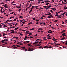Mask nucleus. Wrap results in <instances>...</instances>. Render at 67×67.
<instances>
[{
	"label": "nucleus",
	"instance_id": "nucleus-1",
	"mask_svg": "<svg viewBox=\"0 0 67 67\" xmlns=\"http://www.w3.org/2000/svg\"><path fill=\"white\" fill-rule=\"evenodd\" d=\"M33 48H31V49L30 48H29L28 49V51H34Z\"/></svg>",
	"mask_w": 67,
	"mask_h": 67
},
{
	"label": "nucleus",
	"instance_id": "nucleus-2",
	"mask_svg": "<svg viewBox=\"0 0 67 67\" xmlns=\"http://www.w3.org/2000/svg\"><path fill=\"white\" fill-rule=\"evenodd\" d=\"M12 47H13V48H14V49H15V48H16V49H18V48H17V47H16V46H15V45H14L12 46Z\"/></svg>",
	"mask_w": 67,
	"mask_h": 67
},
{
	"label": "nucleus",
	"instance_id": "nucleus-3",
	"mask_svg": "<svg viewBox=\"0 0 67 67\" xmlns=\"http://www.w3.org/2000/svg\"><path fill=\"white\" fill-rule=\"evenodd\" d=\"M7 4H5L4 5H3V6H4V7H5V8H8V6H7Z\"/></svg>",
	"mask_w": 67,
	"mask_h": 67
},
{
	"label": "nucleus",
	"instance_id": "nucleus-4",
	"mask_svg": "<svg viewBox=\"0 0 67 67\" xmlns=\"http://www.w3.org/2000/svg\"><path fill=\"white\" fill-rule=\"evenodd\" d=\"M53 16H52V15H50L48 17V18H53Z\"/></svg>",
	"mask_w": 67,
	"mask_h": 67
},
{
	"label": "nucleus",
	"instance_id": "nucleus-5",
	"mask_svg": "<svg viewBox=\"0 0 67 67\" xmlns=\"http://www.w3.org/2000/svg\"><path fill=\"white\" fill-rule=\"evenodd\" d=\"M0 8H1V12H2V9L3 8V7H1Z\"/></svg>",
	"mask_w": 67,
	"mask_h": 67
},
{
	"label": "nucleus",
	"instance_id": "nucleus-6",
	"mask_svg": "<svg viewBox=\"0 0 67 67\" xmlns=\"http://www.w3.org/2000/svg\"><path fill=\"white\" fill-rule=\"evenodd\" d=\"M52 7L51 6H47V8H46V9H49V8H51V7Z\"/></svg>",
	"mask_w": 67,
	"mask_h": 67
},
{
	"label": "nucleus",
	"instance_id": "nucleus-7",
	"mask_svg": "<svg viewBox=\"0 0 67 67\" xmlns=\"http://www.w3.org/2000/svg\"><path fill=\"white\" fill-rule=\"evenodd\" d=\"M65 31H66L65 30H63V31L61 32V33H65L66 32Z\"/></svg>",
	"mask_w": 67,
	"mask_h": 67
},
{
	"label": "nucleus",
	"instance_id": "nucleus-8",
	"mask_svg": "<svg viewBox=\"0 0 67 67\" xmlns=\"http://www.w3.org/2000/svg\"><path fill=\"white\" fill-rule=\"evenodd\" d=\"M38 30H40V31H41V30H43V29L42 28H40L38 29Z\"/></svg>",
	"mask_w": 67,
	"mask_h": 67
},
{
	"label": "nucleus",
	"instance_id": "nucleus-9",
	"mask_svg": "<svg viewBox=\"0 0 67 67\" xmlns=\"http://www.w3.org/2000/svg\"><path fill=\"white\" fill-rule=\"evenodd\" d=\"M21 48H22V49H25V47H21Z\"/></svg>",
	"mask_w": 67,
	"mask_h": 67
},
{
	"label": "nucleus",
	"instance_id": "nucleus-10",
	"mask_svg": "<svg viewBox=\"0 0 67 67\" xmlns=\"http://www.w3.org/2000/svg\"><path fill=\"white\" fill-rule=\"evenodd\" d=\"M44 48H48V46H44Z\"/></svg>",
	"mask_w": 67,
	"mask_h": 67
},
{
	"label": "nucleus",
	"instance_id": "nucleus-11",
	"mask_svg": "<svg viewBox=\"0 0 67 67\" xmlns=\"http://www.w3.org/2000/svg\"><path fill=\"white\" fill-rule=\"evenodd\" d=\"M8 27V26H7V25H4L3 26V27H4V28L5 27Z\"/></svg>",
	"mask_w": 67,
	"mask_h": 67
},
{
	"label": "nucleus",
	"instance_id": "nucleus-12",
	"mask_svg": "<svg viewBox=\"0 0 67 67\" xmlns=\"http://www.w3.org/2000/svg\"><path fill=\"white\" fill-rule=\"evenodd\" d=\"M38 42H39V41H35V44H37V43H38Z\"/></svg>",
	"mask_w": 67,
	"mask_h": 67
},
{
	"label": "nucleus",
	"instance_id": "nucleus-13",
	"mask_svg": "<svg viewBox=\"0 0 67 67\" xmlns=\"http://www.w3.org/2000/svg\"><path fill=\"white\" fill-rule=\"evenodd\" d=\"M21 10H22V8H21L18 11H19V12H20L21 11Z\"/></svg>",
	"mask_w": 67,
	"mask_h": 67
},
{
	"label": "nucleus",
	"instance_id": "nucleus-14",
	"mask_svg": "<svg viewBox=\"0 0 67 67\" xmlns=\"http://www.w3.org/2000/svg\"><path fill=\"white\" fill-rule=\"evenodd\" d=\"M64 39H65V37H64L62 39H60L61 40H64Z\"/></svg>",
	"mask_w": 67,
	"mask_h": 67
},
{
	"label": "nucleus",
	"instance_id": "nucleus-15",
	"mask_svg": "<svg viewBox=\"0 0 67 67\" xmlns=\"http://www.w3.org/2000/svg\"><path fill=\"white\" fill-rule=\"evenodd\" d=\"M32 8H31V10H30V12L29 13H31V12H32Z\"/></svg>",
	"mask_w": 67,
	"mask_h": 67
},
{
	"label": "nucleus",
	"instance_id": "nucleus-16",
	"mask_svg": "<svg viewBox=\"0 0 67 67\" xmlns=\"http://www.w3.org/2000/svg\"><path fill=\"white\" fill-rule=\"evenodd\" d=\"M43 40H47V39H46V38L45 37H44L43 38Z\"/></svg>",
	"mask_w": 67,
	"mask_h": 67
},
{
	"label": "nucleus",
	"instance_id": "nucleus-17",
	"mask_svg": "<svg viewBox=\"0 0 67 67\" xmlns=\"http://www.w3.org/2000/svg\"><path fill=\"white\" fill-rule=\"evenodd\" d=\"M43 7H44V8H47V6H43Z\"/></svg>",
	"mask_w": 67,
	"mask_h": 67
},
{
	"label": "nucleus",
	"instance_id": "nucleus-18",
	"mask_svg": "<svg viewBox=\"0 0 67 67\" xmlns=\"http://www.w3.org/2000/svg\"><path fill=\"white\" fill-rule=\"evenodd\" d=\"M35 29V28H32L30 30H34Z\"/></svg>",
	"mask_w": 67,
	"mask_h": 67
},
{
	"label": "nucleus",
	"instance_id": "nucleus-19",
	"mask_svg": "<svg viewBox=\"0 0 67 67\" xmlns=\"http://www.w3.org/2000/svg\"><path fill=\"white\" fill-rule=\"evenodd\" d=\"M18 29H19V28L18 27H17L16 28H15L14 29V30H18Z\"/></svg>",
	"mask_w": 67,
	"mask_h": 67
},
{
	"label": "nucleus",
	"instance_id": "nucleus-20",
	"mask_svg": "<svg viewBox=\"0 0 67 67\" xmlns=\"http://www.w3.org/2000/svg\"><path fill=\"white\" fill-rule=\"evenodd\" d=\"M55 8H51V9H52V10H54V11H55V10H56V9H55Z\"/></svg>",
	"mask_w": 67,
	"mask_h": 67
},
{
	"label": "nucleus",
	"instance_id": "nucleus-21",
	"mask_svg": "<svg viewBox=\"0 0 67 67\" xmlns=\"http://www.w3.org/2000/svg\"><path fill=\"white\" fill-rule=\"evenodd\" d=\"M1 42L2 43H5V42L4 41H1Z\"/></svg>",
	"mask_w": 67,
	"mask_h": 67
},
{
	"label": "nucleus",
	"instance_id": "nucleus-22",
	"mask_svg": "<svg viewBox=\"0 0 67 67\" xmlns=\"http://www.w3.org/2000/svg\"><path fill=\"white\" fill-rule=\"evenodd\" d=\"M62 36H63V37H65V35H64L63 34H62Z\"/></svg>",
	"mask_w": 67,
	"mask_h": 67
},
{
	"label": "nucleus",
	"instance_id": "nucleus-23",
	"mask_svg": "<svg viewBox=\"0 0 67 67\" xmlns=\"http://www.w3.org/2000/svg\"><path fill=\"white\" fill-rule=\"evenodd\" d=\"M14 3V1H13V2L12 3H11V4H12L13 3Z\"/></svg>",
	"mask_w": 67,
	"mask_h": 67
},
{
	"label": "nucleus",
	"instance_id": "nucleus-24",
	"mask_svg": "<svg viewBox=\"0 0 67 67\" xmlns=\"http://www.w3.org/2000/svg\"><path fill=\"white\" fill-rule=\"evenodd\" d=\"M1 12V13H5V12H4V11H2V12Z\"/></svg>",
	"mask_w": 67,
	"mask_h": 67
},
{
	"label": "nucleus",
	"instance_id": "nucleus-25",
	"mask_svg": "<svg viewBox=\"0 0 67 67\" xmlns=\"http://www.w3.org/2000/svg\"><path fill=\"white\" fill-rule=\"evenodd\" d=\"M11 33H15V32L13 31H12L11 32Z\"/></svg>",
	"mask_w": 67,
	"mask_h": 67
},
{
	"label": "nucleus",
	"instance_id": "nucleus-26",
	"mask_svg": "<svg viewBox=\"0 0 67 67\" xmlns=\"http://www.w3.org/2000/svg\"><path fill=\"white\" fill-rule=\"evenodd\" d=\"M49 32H50V33H52V31L51 30H49Z\"/></svg>",
	"mask_w": 67,
	"mask_h": 67
},
{
	"label": "nucleus",
	"instance_id": "nucleus-27",
	"mask_svg": "<svg viewBox=\"0 0 67 67\" xmlns=\"http://www.w3.org/2000/svg\"><path fill=\"white\" fill-rule=\"evenodd\" d=\"M14 38H16V39L17 40V39H18V37H14Z\"/></svg>",
	"mask_w": 67,
	"mask_h": 67
},
{
	"label": "nucleus",
	"instance_id": "nucleus-28",
	"mask_svg": "<svg viewBox=\"0 0 67 67\" xmlns=\"http://www.w3.org/2000/svg\"><path fill=\"white\" fill-rule=\"evenodd\" d=\"M58 21V20H55V21H54L55 22H57Z\"/></svg>",
	"mask_w": 67,
	"mask_h": 67
},
{
	"label": "nucleus",
	"instance_id": "nucleus-29",
	"mask_svg": "<svg viewBox=\"0 0 67 67\" xmlns=\"http://www.w3.org/2000/svg\"><path fill=\"white\" fill-rule=\"evenodd\" d=\"M6 22H10V21L9 20H6L5 21Z\"/></svg>",
	"mask_w": 67,
	"mask_h": 67
},
{
	"label": "nucleus",
	"instance_id": "nucleus-30",
	"mask_svg": "<svg viewBox=\"0 0 67 67\" xmlns=\"http://www.w3.org/2000/svg\"><path fill=\"white\" fill-rule=\"evenodd\" d=\"M48 14V15H51V14H51V13H50Z\"/></svg>",
	"mask_w": 67,
	"mask_h": 67
},
{
	"label": "nucleus",
	"instance_id": "nucleus-31",
	"mask_svg": "<svg viewBox=\"0 0 67 67\" xmlns=\"http://www.w3.org/2000/svg\"><path fill=\"white\" fill-rule=\"evenodd\" d=\"M0 4H4V3L3 2H1L0 3Z\"/></svg>",
	"mask_w": 67,
	"mask_h": 67
},
{
	"label": "nucleus",
	"instance_id": "nucleus-32",
	"mask_svg": "<svg viewBox=\"0 0 67 67\" xmlns=\"http://www.w3.org/2000/svg\"><path fill=\"white\" fill-rule=\"evenodd\" d=\"M65 13H66V12H64L63 14H61V15H64V14H65Z\"/></svg>",
	"mask_w": 67,
	"mask_h": 67
},
{
	"label": "nucleus",
	"instance_id": "nucleus-33",
	"mask_svg": "<svg viewBox=\"0 0 67 67\" xmlns=\"http://www.w3.org/2000/svg\"><path fill=\"white\" fill-rule=\"evenodd\" d=\"M16 46H17V47H20V46L19 45H17Z\"/></svg>",
	"mask_w": 67,
	"mask_h": 67
},
{
	"label": "nucleus",
	"instance_id": "nucleus-34",
	"mask_svg": "<svg viewBox=\"0 0 67 67\" xmlns=\"http://www.w3.org/2000/svg\"><path fill=\"white\" fill-rule=\"evenodd\" d=\"M21 7H20V6H19L18 7H17V8H21Z\"/></svg>",
	"mask_w": 67,
	"mask_h": 67
},
{
	"label": "nucleus",
	"instance_id": "nucleus-35",
	"mask_svg": "<svg viewBox=\"0 0 67 67\" xmlns=\"http://www.w3.org/2000/svg\"><path fill=\"white\" fill-rule=\"evenodd\" d=\"M29 35H32V33L31 32L29 33Z\"/></svg>",
	"mask_w": 67,
	"mask_h": 67
},
{
	"label": "nucleus",
	"instance_id": "nucleus-36",
	"mask_svg": "<svg viewBox=\"0 0 67 67\" xmlns=\"http://www.w3.org/2000/svg\"><path fill=\"white\" fill-rule=\"evenodd\" d=\"M32 4H30V7L32 6Z\"/></svg>",
	"mask_w": 67,
	"mask_h": 67
},
{
	"label": "nucleus",
	"instance_id": "nucleus-37",
	"mask_svg": "<svg viewBox=\"0 0 67 67\" xmlns=\"http://www.w3.org/2000/svg\"><path fill=\"white\" fill-rule=\"evenodd\" d=\"M65 45H67V41H65Z\"/></svg>",
	"mask_w": 67,
	"mask_h": 67
},
{
	"label": "nucleus",
	"instance_id": "nucleus-38",
	"mask_svg": "<svg viewBox=\"0 0 67 67\" xmlns=\"http://www.w3.org/2000/svg\"><path fill=\"white\" fill-rule=\"evenodd\" d=\"M14 13V12H12L11 13H10V14H13Z\"/></svg>",
	"mask_w": 67,
	"mask_h": 67
},
{
	"label": "nucleus",
	"instance_id": "nucleus-39",
	"mask_svg": "<svg viewBox=\"0 0 67 67\" xmlns=\"http://www.w3.org/2000/svg\"><path fill=\"white\" fill-rule=\"evenodd\" d=\"M2 41H3L4 42H5V41H6V40H5V39L2 40Z\"/></svg>",
	"mask_w": 67,
	"mask_h": 67
},
{
	"label": "nucleus",
	"instance_id": "nucleus-40",
	"mask_svg": "<svg viewBox=\"0 0 67 67\" xmlns=\"http://www.w3.org/2000/svg\"><path fill=\"white\" fill-rule=\"evenodd\" d=\"M20 18H23V16H21L19 17Z\"/></svg>",
	"mask_w": 67,
	"mask_h": 67
},
{
	"label": "nucleus",
	"instance_id": "nucleus-41",
	"mask_svg": "<svg viewBox=\"0 0 67 67\" xmlns=\"http://www.w3.org/2000/svg\"><path fill=\"white\" fill-rule=\"evenodd\" d=\"M60 45V44H55V46H57V45Z\"/></svg>",
	"mask_w": 67,
	"mask_h": 67
},
{
	"label": "nucleus",
	"instance_id": "nucleus-42",
	"mask_svg": "<svg viewBox=\"0 0 67 67\" xmlns=\"http://www.w3.org/2000/svg\"><path fill=\"white\" fill-rule=\"evenodd\" d=\"M44 3V2L43 1V2H42L41 3V4Z\"/></svg>",
	"mask_w": 67,
	"mask_h": 67
},
{
	"label": "nucleus",
	"instance_id": "nucleus-43",
	"mask_svg": "<svg viewBox=\"0 0 67 67\" xmlns=\"http://www.w3.org/2000/svg\"><path fill=\"white\" fill-rule=\"evenodd\" d=\"M50 1H47V3H48V2H50Z\"/></svg>",
	"mask_w": 67,
	"mask_h": 67
},
{
	"label": "nucleus",
	"instance_id": "nucleus-44",
	"mask_svg": "<svg viewBox=\"0 0 67 67\" xmlns=\"http://www.w3.org/2000/svg\"><path fill=\"white\" fill-rule=\"evenodd\" d=\"M37 36V34H36L34 36Z\"/></svg>",
	"mask_w": 67,
	"mask_h": 67
},
{
	"label": "nucleus",
	"instance_id": "nucleus-45",
	"mask_svg": "<svg viewBox=\"0 0 67 67\" xmlns=\"http://www.w3.org/2000/svg\"><path fill=\"white\" fill-rule=\"evenodd\" d=\"M39 48H42V46L39 47Z\"/></svg>",
	"mask_w": 67,
	"mask_h": 67
},
{
	"label": "nucleus",
	"instance_id": "nucleus-46",
	"mask_svg": "<svg viewBox=\"0 0 67 67\" xmlns=\"http://www.w3.org/2000/svg\"><path fill=\"white\" fill-rule=\"evenodd\" d=\"M20 45H22V43L21 42L20 43Z\"/></svg>",
	"mask_w": 67,
	"mask_h": 67
},
{
	"label": "nucleus",
	"instance_id": "nucleus-47",
	"mask_svg": "<svg viewBox=\"0 0 67 67\" xmlns=\"http://www.w3.org/2000/svg\"><path fill=\"white\" fill-rule=\"evenodd\" d=\"M29 38H33V37H32V36H30L29 37Z\"/></svg>",
	"mask_w": 67,
	"mask_h": 67
},
{
	"label": "nucleus",
	"instance_id": "nucleus-48",
	"mask_svg": "<svg viewBox=\"0 0 67 67\" xmlns=\"http://www.w3.org/2000/svg\"><path fill=\"white\" fill-rule=\"evenodd\" d=\"M34 6H32V8L33 9L34 8Z\"/></svg>",
	"mask_w": 67,
	"mask_h": 67
},
{
	"label": "nucleus",
	"instance_id": "nucleus-49",
	"mask_svg": "<svg viewBox=\"0 0 67 67\" xmlns=\"http://www.w3.org/2000/svg\"><path fill=\"white\" fill-rule=\"evenodd\" d=\"M35 18H33V21H34V20H35Z\"/></svg>",
	"mask_w": 67,
	"mask_h": 67
},
{
	"label": "nucleus",
	"instance_id": "nucleus-50",
	"mask_svg": "<svg viewBox=\"0 0 67 67\" xmlns=\"http://www.w3.org/2000/svg\"><path fill=\"white\" fill-rule=\"evenodd\" d=\"M39 23L38 22H37L36 23V24H38Z\"/></svg>",
	"mask_w": 67,
	"mask_h": 67
},
{
	"label": "nucleus",
	"instance_id": "nucleus-51",
	"mask_svg": "<svg viewBox=\"0 0 67 67\" xmlns=\"http://www.w3.org/2000/svg\"><path fill=\"white\" fill-rule=\"evenodd\" d=\"M24 44H27V42H24Z\"/></svg>",
	"mask_w": 67,
	"mask_h": 67
},
{
	"label": "nucleus",
	"instance_id": "nucleus-52",
	"mask_svg": "<svg viewBox=\"0 0 67 67\" xmlns=\"http://www.w3.org/2000/svg\"><path fill=\"white\" fill-rule=\"evenodd\" d=\"M6 1H11V0H5Z\"/></svg>",
	"mask_w": 67,
	"mask_h": 67
},
{
	"label": "nucleus",
	"instance_id": "nucleus-53",
	"mask_svg": "<svg viewBox=\"0 0 67 67\" xmlns=\"http://www.w3.org/2000/svg\"><path fill=\"white\" fill-rule=\"evenodd\" d=\"M41 19H42V20H44V18H43V17L42 16L41 17Z\"/></svg>",
	"mask_w": 67,
	"mask_h": 67
},
{
	"label": "nucleus",
	"instance_id": "nucleus-54",
	"mask_svg": "<svg viewBox=\"0 0 67 67\" xmlns=\"http://www.w3.org/2000/svg\"><path fill=\"white\" fill-rule=\"evenodd\" d=\"M50 11L51 12H52V13L53 12V10H50Z\"/></svg>",
	"mask_w": 67,
	"mask_h": 67
},
{
	"label": "nucleus",
	"instance_id": "nucleus-55",
	"mask_svg": "<svg viewBox=\"0 0 67 67\" xmlns=\"http://www.w3.org/2000/svg\"><path fill=\"white\" fill-rule=\"evenodd\" d=\"M36 41H40V39H37L36 40Z\"/></svg>",
	"mask_w": 67,
	"mask_h": 67
},
{
	"label": "nucleus",
	"instance_id": "nucleus-56",
	"mask_svg": "<svg viewBox=\"0 0 67 67\" xmlns=\"http://www.w3.org/2000/svg\"><path fill=\"white\" fill-rule=\"evenodd\" d=\"M22 23H23V24H24V23H25V22L23 21L22 22Z\"/></svg>",
	"mask_w": 67,
	"mask_h": 67
},
{
	"label": "nucleus",
	"instance_id": "nucleus-57",
	"mask_svg": "<svg viewBox=\"0 0 67 67\" xmlns=\"http://www.w3.org/2000/svg\"><path fill=\"white\" fill-rule=\"evenodd\" d=\"M38 6H35V8H38Z\"/></svg>",
	"mask_w": 67,
	"mask_h": 67
},
{
	"label": "nucleus",
	"instance_id": "nucleus-58",
	"mask_svg": "<svg viewBox=\"0 0 67 67\" xmlns=\"http://www.w3.org/2000/svg\"><path fill=\"white\" fill-rule=\"evenodd\" d=\"M28 46H31V45L30 43L29 44H28Z\"/></svg>",
	"mask_w": 67,
	"mask_h": 67
},
{
	"label": "nucleus",
	"instance_id": "nucleus-59",
	"mask_svg": "<svg viewBox=\"0 0 67 67\" xmlns=\"http://www.w3.org/2000/svg\"><path fill=\"white\" fill-rule=\"evenodd\" d=\"M14 21H16V19H14Z\"/></svg>",
	"mask_w": 67,
	"mask_h": 67
},
{
	"label": "nucleus",
	"instance_id": "nucleus-60",
	"mask_svg": "<svg viewBox=\"0 0 67 67\" xmlns=\"http://www.w3.org/2000/svg\"><path fill=\"white\" fill-rule=\"evenodd\" d=\"M26 42L27 43H29V42H30V41H26Z\"/></svg>",
	"mask_w": 67,
	"mask_h": 67
},
{
	"label": "nucleus",
	"instance_id": "nucleus-61",
	"mask_svg": "<svg viewBox=\"0 0 67 67\" xmlns=\"http://www.w3.org/2000/svg\"><path fill=\"white\" fill-rule=\"evenodd\" d=\"M66 9H67V8H64V10H66Z\"/></svg>",
	"mask_w": 67,
	"mask_h": 67
},
{
	"label": "nucleus",
	"instance_id": "nucleus-62",
	"mask_svg": "<svg viewBox=\"0 0 67 67\" xmlns=\"http://www.w3.org/2000/svg\"><path fill=\"white\" fill-rule=\"evenodd\" d=\"M7 42V41H8V39H6L5 40Z\"/></svg>",
	"mask_w": 67,
	"mask_h": 67
},
{
	"label": "nucleus",
	"instance_id": "nucleus-63",
	"mask_svg": "<svg viewBox=\"0 0 67 67\" xmlns=\"http://www.w3.org/2000/svg\"><path fill=\"white\" fill-rule=\"evenodd\" d=\"M12 24H13V25H15V23H12Z\"/></svg>",
	"mask_w": 67,
	"mask_h": 67
},
{
	"label": "nucleus",
	"instance_id": "nucleus-64",
	"mask_svg": "<svg viewBox=\"0 0 67 67\" xmlns=\"http://www.w3.org/2000/svg\"><path fill=\"white\" fill-rule=\"evenodd\" d=\"M30 24H32V22H30Z\"/></svg>",
	"mask_w": 67,
	"mask_h": 67
}]
</instances>
